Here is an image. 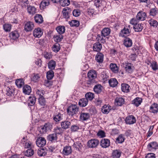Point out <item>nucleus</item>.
I'll return each instance as SVG.
<instances>
[{
	"label": "nucleus",
	"instance_id": "nucleus-1",
	"mask_svg": "<svg viewBox=\"0 0 158 158\" xmlns=\"http://www.w3.org/2000/svg\"><path fill=\"white\" fill-rule=\"evenodd\" d=\"M97 76L96 72L95 70H93L89 71L88 73V77L89 80L87 81V84L91 85L92 84L96 83L97 81L95 79Z\"/></svg>",
	"mask_w": 158,
	"mask_h": 158
},
{
	"label": "nucleus",
	"instance_id": "nucleus-2",
	"mask_svg": "<svg viewBox=\"0 0 158 158\" xmlns=\"http://www.w3.org/2000/svg\"><path fill=\"white\" fill-rule=\"evenodd\" d=\"M79 110V108L76 105L71 104L67 109L68 113L69 115L73 116L76 114Z\"/></svg>",
	"mask_w": 158,
	"mask_h": 158
},
{
	"label": "nucleus",
	"instance_id": "nucleus-3",
	"mask_svg": "<svg viewBox=\"0 0 158 158\" xmlns=\"http://www.w3.org/2000/svg\"><path fill=\"white\" fill-rule=\"evenodd\" d=\"M99 141L96 139H91L88 141L87 146L90 148H94L96 147L98 145Z\"/></svg>",
	"mask_w": 158,
	"mask_h": 158
},
{
	"label": "nucleus",
	"instance_id": "nucleus-4",
	"mask_svg": "<svg viewBox=\"0 0 158 158\" xmlns=\"http://www.w3.org/2000/svg\"><path fill=\"white\" fill-rule=\"evenodd\" d=\"M71 9L68 7L64 8L62 11L64 17L66 19L69 18L71 14Z\"/></svg>",
	"mask_w": 158,
	"mask_h": 158
},
{
	"label": "nucleus",
	"instance_id": "nucleus-5",
	"mask_svg": "<svg viewBox=\"0 0 158 158\" xmlns=\"http://www.w3.org/2000/svg\"><path fill=\"white\" fill-rule=\"evenodd\" d=\"M125 121L126 124H132L135 123L136 120L134 116L130 115L126 118Z\"/></svg>",
	"mask_w": 158,
	"mask_h": 158
},
{
	"label": "nucleus",
	"instance_id": "nucleus-6",
	"mask_svg": "<svg viewBox=\"0 0 158 158\" xmlns=\"http://www.w3.org/2000/svg\"><path fill=\"white\" fill-rule=\"evenodd\" d=\"M34 27V24L33 23L29 21L27 22L25 24L24 27V30L27 32L31 31Z\"/></svg>",
	"mask_w": 158,
	"mask_h": 158
},
{
	"label": "nucleus",
	"instance_id": "nucleus-7",
	"mask_svg": "<svg viewBox=\"0 0 158 158\" xmlns=\"http://www.w3.org/2000/svg\"><path fill=\"white\" fill-rule=\"evenodd\" d=\"M36 144L38 147H43L46 144V140L44 138L39 137L36 140Z\"/></svg>",
	"mask_w": 158,
	"mask_h": 158
},
{
	"label": "nucleus",
	"instance_id": "nucleus-8",
	"mask_svg": "<svg viewBox=\"0 0 158 158\" xmlns=\"http://www.w3.org/2000/svg\"><path fill=\"white\" fill-rule=\"evenodd\" d=\"M149 8L150 9L149 14L150 15L155 16L158 12L157 8L153 4H151L150 5Z\"/></svg>",
	"mask_w": 158,
	"mask_h": 158
},
{
	"label": "nucleus",
	"instance_id": "nucleus-9",
	"mask_svg": "<svg viewBox=\"0 0 158 158\" xmlns=\"http://www.w3.org/2000/svg\"><path fill=\"white\" fill-rule=\"evenodd\" d=\"M72 152V149L70 146H66L64 148L62 154L65 156H68L71 154Z\"/></svg>",
	"mask_w": 158,
	"mask_h": 158
},
{
	"label": "nucleus",
	"instance_id": "nucleus-10",
	"mask_svg": "<svg viewBox=\"0 0 158 158\" xmlns=\"http://www.w3.org/2000/svg\"><path fill=\"white\" fill-rule=\"evenodd\" d=\"M146 16V14L145 12L140 11L138 13L136 18L138 20L143 21L145 19Z\"/></svg>",
	"mask_w": 158,
	"mask_h": 158
},
{
	"label": "nucleus",
	"instance_id": "nucleus-11",
	"mask_svg": "<svg viewBox=\"0 0 158 158\" xmlns=\"http://www.w3.org/2000/svg\"><path fill=\"white\" fill-rule=\"evenodd\" d=\"M47 151L48 149L46 148L43 147L38 150L37 154L39 156H44L46 155Z\"/></svg>",
	"mask_w": 158,
	"mask_h": 158
},
{
	"label": "nucleus",
	"instance_id": "nucleus-12",
	"mask_svg": "<svg viewBox=\"0 0 158 158\" xmlns=\"http://www.w3.org/2000/svg\"><path fill=\"white\" fill-rule=\"evenodd\" d=\"M43 33V32L40 28L39 27L35 28L33 32V35L35 37H40L42 35Z\"/></svg>",
	"mask_w": 158,
	"mask_h": 158
},
{
	"label": "nucleus",
	"instance_id": "nucleus-13",
	"mask_svg": "<svg viewBox=\"0 0 158 158\" xmlns=\"http://www.w3.org/2000/svg\"><path fill=\"white\" fill-rule=\"evenodd\" d=\"M6 94L8 96H12V94H14L15 89L13 87L10 86L6 87Z\"/></svg>",
	"mask_w": 158,
	"mask_h": 158
},
{
	"label": "nucleus",
	"instance_id": "nucleus-14",
	"mask_svg": "<svg viewBox=\"0 0 158 158\" xmlns=\"http://www.w3.org/2000/svg\"><path fill=\"white\" fill-rule=\"evenodd\" d=\"M57 138V134L56 133L50 134L47 137V139L52 142L56 141Z\"/></svg>",
	"mask_w": 158,
	"mask_h": 158
},
{
	"label": "nucleus",
	"instance_id": "nucleus-15",
	"mask_svg": "<svg viewBox=\"0 0 158 158\" xmlns=\"http://www.w3.org/2000/svg\"><path fill=\"white\" fill-rule=\"evenodd\" d=\"M125 102L124 99L123 98H116L115 100V104L117 106H121Z\"/></svg>",
	"mask_w": 158,
	"mask_h": 158
},
{
	"label": "nucleus",
	"instance_id": "nucleus-16",
	"mask_svg": "<svg viewBox=\"0 0 158 158\" xmlns=\"http://www.w3.org/2000/svg\"><path fill=\"white\" fill-rule=\"evenodd\" d=\"M93 48L94 51L99 52L102 48V45L99 42H96L93 44Z\"/></svg>",
	"mask_w": 158,
	"mask_h": 158
},
{
	"label": "nucleus",
	"instance_id": "nucleus-17",
	"mask_svg": "<svg viewBox=\"0 0 158 158\" xmlns=\"http://www.w3.org/2000/svg\"><path fill=\"white\" fill-rule=\"evenodd\" d=\"M10 37L14 40L18 39L19 36V34L17 31H12L9 34Z\"/></svg>",
	"mask_w": 158,
	"mask_h": 158
},
{
	"label": "nucleus",
	"instance_id": "nucleus-18",
	"mask_svg": "<svg viewBox=\"0 0 158 158\" xmlns=\"http://www.w3.org/2000/svg\"><path fill=\"white\" fill-rule=\"evenodd\" d=\"M90 116L89 113L81 112L80 116V118L82 121H86L89 119Z\"/></svg>",
	"mask_w": 158,
	"mask_h": 158
},
{
	"label": "nucleus",
	"instance_id": "nucleus-19",
	"mask_svg": "<svg viewBox=\"0 0 158 158\" xmlns=\"http://www.w3.org/2000/svg\"><path fill=\"white\" fill-rule=\"evenodd\" d=\"M109 68L114 73H118L119 68L118 67L116 64L111 63L109 65Z\"/></svg>",
	"mask_w": 158,
	"mask_h": 158
},
{
	"label": "nucleus",
	"instance_id": "nucleus-20",
	"mask_svg": "<svg viewBox=\"0 0 158 158\" xmlns=\"http://www.w3.org/2000/svg\"><path fill=\"white\" fill-rule=\"evenodd\" d=\"M35 22L38 23H41L43 22V18L41 15L36 14L34 17Z\"/></svg>",
	"mask_w": 158,
	"mask_h": 158
},
{
	"label": "nucleus",
	"instance_id": "nucleus-21",
	"mask_svg": "<svg viewBox=\"0 0 158 158\" xmlns=\"http://www.w3.org/2000/svg\"><path fill=\"white\" fill-rule=\"evenodd\" d=\"M150 111L151 112L155 113L158 111V104L154 103L150 107Z\"/></svg>",
	"mask_w": 158,
	"mask_h": 158
},
{
	"label": "nucleus",
	"instance_id": "nucleus-22",
	"mask_svg": "<svg viewBox=\"0 0 158 158\" xmlns=\"http://www.w3.org/2000/svg\"><path fill=\"white\" fill-rule=\"evenodd\" d=\"M49 0H43L40 3V7L41 9H44L50 4Z\"/></svg>",
	"mask_w": 158,
	"mask_h": 158
},
{
	"label": "nucleus",
	"instance_id": "nucleus-23",
	"mask_svg": "<svg viewBox=\"0 0 158 158\" xmlns=\"http://www.w3.org/2000/svg\"><path fill=\"white\" fill-rule=\"evenodd\" d=\"M31 91V87L28 85H26L23 88V92L26 94L29 95Z\"/></svg>",
	"mask_w": 158,
	"mask_h": 158
},
{
	"label": "nucleus",
	"instance_id": "nucleus-24",
	"mask_svg": "<svg viewBox=\"0 0 158 158\" xmlns=\"http://www.w3.org/2000/svg\"><path fill=\"white\" fill-rule=\"evenodd\" d=\"M71 125V122L68 121H62L61 123L62 128L64 129H66L69 127Z\"/></svg>",
	"mask_w": 158,
	"mask_h": 158
},
{
	"label": "nucleus",
	"instance_id": "nucleus-25",
	"mask_svg": "<svg viewBox=\"0 0 158 158\" xmlns=\"http://www.w3.org/2000/svg\"><path fill=\"white\" fill-rule=\"evenodd\" d=\"M36 101V98L35 97H29L28 100V106H33L35 104Z\"/></svg>",
	"mask_w": 158,
	"mask_h": 158
},
{
	"label": "nucleus",
	"instance_id": "nucleus-26",
	"mask_svg": "<svg viewBox=\"0 0 158 158\" xmlns=\"http://www.w3.org/2000/svg\"><path fill=\"white\" fill-rule=\"evenodd\" d=\"M88 101L87 98H83L80 99L78 104L80 106L85 107L88 104Z\"/></svg>",
	"mask_w": 158,
	"mask_h": 158
},
{
	"label": "nucleus",
	"instance_id": "nucleus-27",
	"mask_svg": "<svg viewBox=\"0 0 158 158\" xmlns=\"http://www.w3.org/2000/svg\"><path fill=\"white\" fill-rule=\"evenodd\" d=\"M142 101V98L137 97L132 101V104L138 107L141 104Z\"/></svg>",
	"mask_w": 158,
	"mask_h": 158
},
{
	"label": "nucleus",
	"instance_id": "nucleus-28",
	"mask_svg": "<svg viewBox=\"0 0 158 158\" xmlns=\"http://www.w3.org/2000/svg\"><path fill=\"white\" fill-rule=\"evenodd\" d=\"M121 89L122 91L125 93H127L129 92V87L130 86L127 84L123 83L121 85Z\"/></svg>",
	"mask_w": 158,
	"mask_h": 158
},
{
	"label": "nucleus",
	"instance_id": "nucleus-29",
	"mask_svg": "<svg viewBox=\"0 0 158 158\" xmlns=\"http://www.w3.org/2000/svg\"><path fill=\"white\" fill-rule=\"evenodd\" d=\"M103 59V55L101 52H99L96 55L95 60L97 62L102 63Z\"/></svg>",
	"mask_w": 158,
	"mask_h": 158
},
{
	"label": "nucleus",
	"instance_id": "nucleus-30",
	"mask_svg": "<svg viewBox=\"0 0 158 158\" xmlns=\"http://www.w3.org/2000/svg\"><path fill=\"white\" fill-rule=\"evenodd\" d=\"M103 87L100 84L96 85L94 88V90L97 94H99L102 91Z\"/></svg>",
	"mask_w": 158,
	"mask_h": 158
},
{
	"label": "nucleus",
	"instance_id": "nucleus-31",
	"mask_svg": "<svg viewBox=\"0 0 158 158\" xmlns=\"http://www.w3.org/2000/svg\"><path fill=\"white\" fill-rule=\"evenodd\" d=\"M130 32L128 28H126L125 27L122 30L120 33H119V35L122 37H124V35H126L127 36L129 35Z\"/></svg>",
	"mask_w": 158,
	"mask_h": 158
},
{
	"label": "nucleus",
	"instance_id": "nucleus-32",
	"mask_svg": "<svg viewBox=\"0 0 158 158\" xmlns=\"http://www.w3.org/2000/svg\"><path fill=\"white\" fill-rule=\"evenodd\" d=\"M124 44L127 47H130L132 44V40L129 38L126 37L124 40Z\"/></svg>",
	"mask_w": 158,
	"mask_h": 158
},
{
	"label": "nucleus",
	"instance_id": "nucleus-33",
	"mask_svg": "<svg viewBox=\"0 0 158 158\" xmlns=\"http://www.w3.org/2000/svg\"><path fill=\"white\" fill-rule=\"evenodd\" d=\"M53 39L57 43L61 42L63 38L62 35L59 34L55 35L53 36Z\"/></svg>",
	"mask_w": 158,
	"mask_h": 158
},
{
	"label": "nucleus",
	"instance_id": "nucleus-34",
	"mask_svg": "<svg viewBox=\"0 0 158 158\" xmlns=\"http://www.w3.org/2000/svg\"><path fill=\"white\" fill-rule=\"evenodd\" d=\"M118 82L115 78H111L109 80V85L110 87H114L117 85Z\"/></svg>",
	"mask_w": 158,
	"mask_h": 158
},
{
	"label": "nucleus",
	"instance_id": "nucleus-35",
	"mask_svg": "<svg viewBox=\"0 0 158 158\" xmlns=\"http://www.w3.org/2000/svg\"><path fill=\"white\" fill-rule=\"evenodd\" d=\"M28 12L30 14H34L36 12V8L34 6L30 5L28 6L27 8Z\"/></svg>",
	"mask_w": 158,
	"mask_h": 158
},
{
	"label": "nucleus",
	"instance_id": "nucleus-36",
	"mask_svg": "<svg viewBox=\"0 0 158 158\" xmlns=\"http://www.w3.org/2000/svg\"><path fill=\"white\" fill-rule=\"evenodd\" d=\"M141 24H137V23L134 25L133 28L135 29V31L137 32L140 31L143 29V26Z\"/></svg>",
	"mask_w": 158,
	"mask_h": 158
},
{
	"label": "nucleus",
	"instance_id": "nucleus-37",
	"mask_svg": "<svg viewBox=\"0 0 158 158\" xmlns=\"http://www.w3.org/2000/svg\"><path fill=\"white\" fill-rule=\"evenodd\" d=\"M34 154V151L31 148L28 149L26 152H24V155L25 156L31 157Z\"/></svg>",
	"mask_w": 158,
	"mask_h": 158
},
{
	"label": "nucleus",
	"instance_id": "nucleus-38",
	"mask_svg": "<svg viewBox=\"0 0 158 158\" xmlns=\"http://www.w3.org/2000/svg\"><path fill=\"white\" fill-rule=\"evenodd\" d=\"M109 139H102L100 141V145L103 148H107L109 146V143H108V141Z\"/></svg>",
	"mask_w": 158,
	"mask_h": 158
},
{
	"label": "nucleus",
	"instance_id": "nucleus-39",
	"mask_svg": "<svg viewBox=\"0 0 158 158\" xmlns=\"http://www.w3.org/2000/svg\"><path fill=\"white\" fill-rule=\"evenodd\" d=\"M56 30L59 34L62 35L65 32V28L64 26H60L56 27Z\"/></svg>",
	"mask_w": 158,
	"mask_h": 158
},
{
	"label": "nucleus",
	"instance_id": "nucleus-40",
	"mask_svg": "<svg viewBox=\"0 0 158 158\" xmlns=\"http://www.w3.org/2000/svg\"><path fill=\"white\" fill-rule=\"evenodd\" d=\"M63 115L59 113L53 117V120L56 122H58L63 119Z\"/></svg>",
	"mask_w": 158,
	"mask_h": 158
},
{
	"label": "nucleus",
	"instance_id": "nucleus-41",
	"mask_svg": "<svg viewBox=\"0 0 158 158\" xmlns=\"http://www.w3.org/2000/svg\"><path fill=\"white\" fill-rule=\"evenodd\" d=\"M15 84L18 88H21L24 84V81L22 79H17L15 81Z\"/></svg>",
	"mask_w": 158,
	"mask_h": 158
},
{
	"label": "nucleus",
	"instance_id": "nucleus-42",
	"mask_svg": "<svg viewBox=\"0 0 158 158\" xmlns=\"http://www.w3.org/2000/svg\"><path fill=\"white\" fill-rule=\"evenodd\" d=\"M125 138L123 137L122 134H120L116 139L115 142L118 143H121L124 142Z\"/></svg>",
	"mask_w": 158,
	"mask_h": 158
},
{
	"label": "nucleus",
	"instance_id": "nucleus-43",
	"mask_svg": "<svg viewBox=\"0 0 158 158\" xmlns=\"http://www.w3.org/2000/svg\"><path fill=\"white\" fill-rule=\"evenodd\" d=\"M56 65V62L53 60H51L48 63V68L51 70L54 69Z\"/></svg>",
	"mask_w": 158,
	"mask_h": 158
},
{
	"label": "nucleus",
	"instance_id": "nucleus-44",
	"mask_svg": "<svg viewBox=\"0 0 158 158\" xmlns=\"http://www.w3.org/2000/svg\"><path fill=\"white\" fill-rule=\"evenodd\" d=\"M47 78L48 80H51L54 76V72L52 70H50L47 72Z\"/></svg>",
	"mask_w": 158,
	"mask_h": 158
},
{
	"label": "nucleus",
	"instance_id": "nucleus-45",
	"mask_svg": "<svg viewBox=\"0 0 158 158\" xmlns=\"http://www.w3.org/2000/svg\"><path fill=\"white\" fill-rule=\"evenodd\" d=\"M70 25L72 27H78L80 25L79 21L76 20H73L69 22Z\"/></svg>",
	"mask_w": 158,
	"mask_h": 158
},
{
	"label": "nucleus",
	"instance_id": "nucleus-46",
	"mask_svg": "<svg viewBox=\"0 0 158 158\" xmlns=\"http://www.w3.org/2000/svg\"><path fill=\"white\" fill-rule=\"evenodd\" d=\"M12 27V25L10 24L5 23L3 25V28L6 32L10 31Z\"/></svg>",
	"mask_w": 158,
	"mask_h": 158
},
{
	"label": "nucleus",
	"instance_id": "nucleus-47",
	"mask_svg": "<svg viewBox=\"0 0 158 158\" xmlns=\"http://www.w3.org/2000/svg\"><path fill=\"white\" fill-rule=\"evenodd\" d=\"M85 98L88 100L91 101L94 98V94L91 92H88L85 94Z\"/></svg>",
	"mask_w": 158,
	"mask_h": 158
},
{
	"label": "nucleus",
	"instance_id": "nucleus-48",
	"mask_svg": "<svg viewBox=\"0 0 158 158\" xmlns=\"http://www.w3.org/2000/svg\"><path fill=\"white\" fill-rule=\"evenodd\" d=\"M150 64L154 70H156L158 69V65L156 62L152 61V62H149V63H148V64L149 65Z\"/></svg>",
	"mask_w": 158,
	"mask_h": 158
},
{
	"label": "nucleus",
	"instance_id": "nucleus-49",
	"mask_svg": "<svg viewBox=\"0 0 158 158\" xmlns=\"http://www.w3.org/2000/svg\"><path fill=\"white\" fill-rule=\"evenodd\" d=\"M102 37L103 36H101L100 35H98L96 38L97 41H99V40H100L101 43H104L106 42V39H107V40H108V37H106L105 39H104Z\"/></svg>",
	"mask_w": 158,
	"mask_h": 158
},
{
	"label": "nucleus",
	"instance_id": "nucleus-50",
	"mask_svg": "<svg viewBox=\"0 0 158 158\" xmlns=\"http://www.w3.org/2000/svg\"><path fill=\"white\" fill-rule=\"evenodd\" d=\"M121 153L117 150H114L112 153L113 158H119L121 156Z\"/></svg>",
	"mask_w": 158,
	"mask_h": 158
},
{
	"label": "nucleus",
	"instance_id": "nucleus-51",
	"mask_svg": "<svg viewBox=\"0 0 158 158\" xmlns=\"http://www.w3.org/2000/svg\"><path fill=\"white\" fill-rule=\"evenodd\" d=\"M60 44L58 43H56L53 45L52 49L53 51L57 52L60 50Z\"/></svg>",
	"mask_w": 158,
	"mask_h": 158
},
{
	"label": "nucleus",
	"instance_id": "nucleus-52",
	"mask_svg": "<svg viewBox=\"0 0 158 158\" xmlns=\"http://www.w3.org/2000/svg\"><path fill=\"white\" fill-rule=\"evenodd\" d=\"M38 102L39 104L41 106H44L46 105L45 98L44 97H39Z\"/></svg>",
	"mask_w": 158,
	"mask_h": 158
},
{
	"label": "nucleus",
	"instance_id": "nucleus-53",
	"mask_svg": "<svg viewBox=\"0 0 158 158\" xmlns=\"http://www.w3.org/2000/svg\"><path fill=\"white\" fill-rule=\"evenodd\" d=\"M102 36L105 37L109 35V28H104L101 31Z\"/></svg>",
	"mask_w": 158,
	"mask_h": 158
},
{
	"label": "nucleus",
	"instance_id": "nucleus-54",
	"mask_svg": "<svg viewBox=\"0 0 158 158\" xmlns=\"http://www.w3.org/2000/svg\"><path fill=\"white\" fill-rule=\"evenodd\" d=\"M148 22L151 26L156 27L158 26V23L156 20L151 19Z\"/></svg>",
	"mask_w": 158,
	"mask_h": 158
},
{
	"label": "nucleus",
	"instance_id": "nucleus-55",
	"mask_svg": "<svg viewBox=\"0 0 158 158\" xmlns=\"http://www.w3.org/2000/svg\"><path fill=\"white\" fill-rule=\"evenodd\" d=\"M60 3L63 6H65L69 5L70 2L69 0H60Z\"/></svg>",
	"mask_w": 158,
	"mask_h": 158
},
{
	"label": "nucleus",
	"instance_id": "nucleus-56",
	"mask_svg": "<svg viewBox=\"0 0 158 158\" xmlns=\"http://www.w3.org/2000/svg\"><path fill=\"white\" fill-rule=\"evenodd\" d=\"M158 146V144L156 142H153L149 143L148 145V147L149 149L150 148L156 149Z\"/></svg>",
	"mask_w": 158,
	"mask_h": 158
},
{
	"label": "nucleus",
	"instance_id": "nucleus-57",
	"mask_svg": "<svg viewBox=\"0 0 158 158\" xmlns=\"http://www.w3.org/2000/svg\"><path fill=\"white\" fill-rule=\"evenodd\" d=\"M74 145L76 149H77L78 151H80L81 150L83 147L82 145L81 144V143L79 141L74 143Z\"/></svg>",
	"mask_w": 158,
	"mask_h": 158
},
{
	"label": "nucleus",
	"instance_id": "nucleus-58",
	"mask_svg": "<svg viewBox=\"0 0 158 158\" xmlns=\"http://www.w3.org/2000/svg\"><path fill=\"white\" fill-rule=\"evenodd\" d=\"M44 127H45L47 132L49 130H51L52 128V124L49 123H45L44 124Z\"/></svg>",
	"mask_w": 158,
	"mask_h": 158
},
{
	"label": "nucleus",
	"instance_id": "nucleus-59",
	"mask_svg": "<svg viewBox=\"0 0 158 158\" xmlns=\"http://www.w3.org/2000/svg\"><path fill=\"white\" fill-rule=\"evenodd\" d=\"M97 135L100 138H103L106 136L105 133L104 131L100 130L97 133Z\"/></svg>",
	"mask_w": 158,
	"mask_h": 158
},
{
	"label": "nucleus",
	"instance_id": "nucleus-60",
	"mask_svg": "<svg viewBox=\"0 0 158 158\" xmlns=\"http://www.w3.org/2000/svg\"><path fill=\"white\" fill-rule=\"evenodd\" d=\"M40 77V75L38 74L34 73V76L32 78V80L35 82L37 81Z\"/></svg>",
	"mask_w": 158,
	"mask_h": 158
},
{
	"label": "nucleus",
	"instance_id": "nucleus-61",
	"mask_svg": "<svg viewBox=\"0 0 158 158\" xmlns=\"http://www.w3.org/2000/svg\"><path fill=\"white\" fill-rule=\"evenodd\" d=\"M125 68L126 72L128 73H131L133 71L131 66L129 65V64L126 65Z\"/></svg>",
	"mask_w": 158,
	"mask_h": 158
},
{
	"label": "nucleus",
	"instance_id": "nucleus-62",
	"mask_svg": "<svg viewBox=\"0 0 158 158\" xmlns=\"http://www.w3.org/2000/svg\"><path fill=\"white\" fill-rule=\"evenodd\" d=\"M38 130L39 131L40 133L41 134H42L47 132L45 127H44V125L43 126H40L39 127Z\"/></svg>",
	"mask_w": 158,
	"mask_h": 158
},
{
	"label": "nucleus",
	"instance_id": "nucleus-63",
	"mask_svg": "<svg viewBox=\"0 0 158 158\" xmlns=\"http://www.w3.org/2000/svg\"><path fill=\"white\" fill-rule=\"evenodd\" d=\"M81 13L80 10L78 9H74L73 12V14L75 17L78 16L80 15Z\"/></svg>",
	"mask_w": 158,
	"mask_h": 158
},
{
	"label": "nucleus",
	"instance_id": "nucleus-64",
	"mask_svg": "<svg viewBox=\"0 0 158 158\" xmlns=\"http://www.w3.org/2000/svg\"><path fill=\"white\" fill-rule=\"evenodd\" d=\"M79 129V127L76 125H73L71 126L70 127L71 131L72 132H75L77 131Z\"/></svg>",
	"mask_w": 158,
	"mask_h": 158
}]
</instances>
